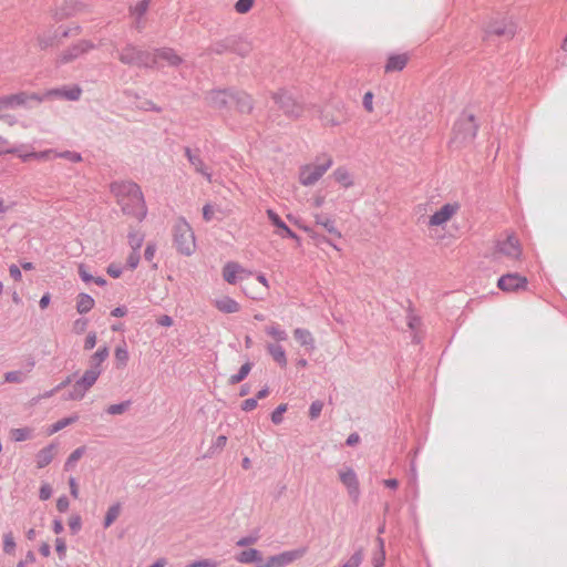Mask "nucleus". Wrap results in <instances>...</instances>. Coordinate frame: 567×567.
Listing matches in <instances>:
<instances>
[{
  "label": "nucleus",
  "instance_id": "1",
  "mask_svg": "<svg viewBox=\"0 0 567 567\" xmlns=\"http://www.w3.org/2000/svg\"><path fill=\"white\" fill-rule=\"evenodd\" d=\"M272 100L288 117L298 118L305 112L306 106L302 99L290 90H278L272 94Z\"/></svg>",
  "mask_w": 567,
  "mask_h": 567
},
{
  "label": "nucleus",
  "instance_id": "2",
  "mask_svg": "<svg viewBox=\"0 0 567 567\" xmlns=\"http://www.w3.org/2000/svg\"><path fill=\"white\" fill-rule=\"evenodd\" d=\"M173 240L176 249L185 256L195 251V235L185 218H178L173 227Z\"/></svg>",
  "mask_w": 567,
  "mask_h": 567
},
{
  "label": "nucleus",
  "instance_id": "3",
  "mask_svg": "<svg viewBox=\"0 0 567 567\" xmlns=\"http://www.w3.org/2000/svg\"><path fill=\"white\" fill-rule=\"evenodd\" d=\"M478 131V124L473 114L463 112L456 120L452 138L454 144H467L475 140Z\"/></svg>",
  "mask_w": 567,
  "mask_h": 567
},
{
  "label": "nucleus",
  "instance_id": "4",
  "mask_svg": "<svg viewBox=\"0 0 567 567\" xmlns=\"http://www.w3.org/2000/svg\"><path fill=\"white\" fill-rule=\"evenodd\" d=\"M333 165L331 156H323L322 161L318 164H306L299 169V182L302 186L315 185L326 172Z\"/></svg>",
  "mask_w": 567,
  "mask_h": 567
},
{
  "label": "nucleus",
  "instance_id": "5",
  "mask_svg": "<svg viewBox=\"0 0 567 567\" xmlns=\"http://www.w3.org/2000/svg\"><path fill=\"white\" fill-rule=\"evenodd\" d=\"M102 371L103 370H95V368H89L87 370H85L83 375L74 382L71 390L64 395V400H82L87 393V391L95 384Z\"/></svg>",
  "mask_w": 567,
  "mask_h": 567
},
{
  "label": "nucleus",
  "instance_id": "6",
  "mask_svg": "<svg viewBox=\"0 0 567 567\" xmlns=\"http://www.w3.org/2000/svg\"><path fill=\"white\" fill-rule=\"evenodd\" d=\"M111 192L117 198L118 205L123 204L127 197H132L135 203L142 205V189L132 181H121L111 184Z\"/></svg>",
  "mask_w": 567,
  "mask_h": 567
},
{
  "label": "nucleus",
  "instance_id": "7",
  "mask_svg": "<svg viewBox=\"0 0 567 567\" xmlns=\"http://www.w3.org/2000/svg\"><path fill=\"white\" fill-rule=\"evenodd\" d=\"M31 102L41 103L40 93L18 92L16 94L0 96V110L16 109L19 106L30 107Z\"/></svg>",
  "mask_w": 567,
  "mask_h": 567
},
{
  "label": "nucleus",
  "instance_id": "8",
  "mask_svg": "<svg viewBox=\"0 0 567 567\" xmlns=\"http://www.w3.org/2000/svg\"><path fill=\"white\" fill-rule=\"evenodd\" d=\"M82 90L79 85L62 86L44 91L40 93L41 103L45 100L60 99L66 101H78L81 96Z\"/></svg>",
  "mask_w": 567,
  "mask_h": 567
},
{
  "label": "nucleus",
  "instance_id": "9",
  "mask_svg": "<svg viewBox=\"0 0 567 567\" xmlns=\"http://www.w3.org/2000/svg\"><path fill=\"white\" fill-rule=\"evenodd\" d=\"M528 280L525 276L518 272H508L501 276L497 280V287L505 292H514L518 290H525L527 288Z\"/></svg>",
  "mask_w": 567,
  "mask_h": 567
},
{
  "label": "nucleus",
  "instance_id": "10",
  "mask_svg": "<svg viewBox=\"0 0 567 567\" xmlns=\"http://www.w3.org/2000/svg\"><path fill=\"white\" fill-rule=\"evenodd\" d=\"M517 31V25L512 19H502V20H495L492 21L486 27V34L487 35H497L503 37L505 39H512Z\"/></svg>",
  "mask_w": 567,
  "mask_h": 567
},
{
  "label": "nucleus",
  "instance_id": "11",
  "mask_svg": "<svg viewBox=\"0 0 567 567\" xmlns=\"http://www.w3.org/2000/svg\"><path fill=\"white\" fill-rule=\"evenodd\" d=\"M306 551V547L282 551L278 555L270 556L267 559V565H269V567H286L292 561L301 558Z\"/></svg>",
  "mask_w": 567,
  "mask_h": 567
},
{
  "label": "nucleus",
  "instance_id": "12",
  "mask_svg": "<svg viewBox=\"0 0 567 567\" xmlns=\"http://www.w3.org/2000/svg\"><path fill=\"white\" fill-rule=\"evenodd\" d=\"M233 90L230 89H216L207 93L206 101L209 106L225 110L231 104Z\"/></svg>",
  "mask_w": 567,
  "mask_h": 567
},
{
  "label": "nucleus",
  "instance_id": "13",
  "mask_svg": "<svg viewBox=\"0 0 567 567\" xmlns=\"http://www.w3.org/2000/svg\"><path fill=\"white\" fill-rule=\"evenodd\" d=\"M497 251L511 259L517 260L522 256L519 240L514 235H508L505 239L496 244Z\"/></svg>",
  "mask_w": 567,
  "mask_h": 567
},
{
  "label": "nucleus",
  "instance_id": "14",
  "mask_svg": "<svg viewBox=\"0 0 567 567\" xmlns=\"http://www.w3.org/2000/svg\"><path fill=\"white\" fill-rule=\"evenodd\" d=\"M184 154L187 157L189 164L194 167L195 172L200 174L207 182H212V171L204 163L199 155V150L193 151L190 147H184Z\"/></svg>",
  "mask_w": 567,
  "mask_h": 567
},
{
  "label": "nucleus",
  "instance_id": "15",
  "mask_svg": "<svg viewBox=\"0 0 567 567\" xmlns=\"http://www.w3.org/2000/svg\"><path fill=\"white\" fill-rule=\"evenodd\" d=\"M94 49V44L89 40H81L78 43L73 44L69 49H66L61 55H60V62L61 63H68L71 62L84 53L89 52L90 50Z\"/></svg>",
  "mask_w": 567,
  "mask_h": 567
},
{
  "label": "nucleus",
  "instance_id": "16",
  "mask_svg": "<svg viewBox=\"0 0 567 567\" xmlns=\"http://www.w3.org/2000/svg\"><path fill=\"white\" fill-rule=\"evenodd\" d=\"M457 203H447L436 210L429 219V226H441L452 218L458 210Z\"/></svg>",
  "mask_w": 567,
  "mask_h": 567
},
{
  "label": "nucleus",
  "instance_id": "17",
  "mask_svg": "<svg viewBox=\"0 0 567 567\" xmlns=\"http://www.w3.org/2000/svg\"><path fill=\"white\" fill-rule=\"evenodd\" d=\"M122 208V212L125 215H130L135 217L138 221H143L147 216V207L144 199V195L142 194V205H138L133 200L132 197H127V199L120 205Z\"/></svg>",
  "mask_w": 567,
  "mask_h": 567
},
{
  "label": "nucleus",
  "instance_id": "18",
  "mask_svg": "<svg viewBox=\"0 0 567 567\" xmlns=\"http://www.w3.org/2000/svg\"><path fill=\"white\" fill-rule=\"evenodd\" d=\"M340 481L347 487L349 495L358 499L360 495L359 481L355 472L351 467H346L339 473Z\"/></svg>",
  "mask_w": 567,
  "mask_h": 567
},
{
  "label": "nucleus",
  "instance_id": "19",
  "mask_svg": "<svg viewBox=\"0 0 567 567\" xmlns=\"http://www.w3.org/2000/svg\"><path fill=\"white\" fill-rule=\"evenodd\" d=\"M235 559L240 564H254L256 567H269L260 550L256 548H249L240 551L236 555Z\"/></svg>",
  "mask_w": 567,
  "mask_h": 567
},
{
  "label": "nucleus",
  "instance_id": "20",
  "mask_svg": "<svg viewBox=\"0 0 567 567\" xmlns=\"http://www.w3.org/2000/svg\"><path fill=\"white\" fill-rule=\"evenodd\" d=\"M266 213L271 224L281 230L278 233L279 236L282 238L299 240L298 235L279 217V215L274 209L269 208Z\"/></svg>",
  "mask_w": 567,
  "mask_h": 567
},
{
  "label": "nucleus",
  "instance_id": "21",
  "mask_svg": "<svg viewBox=\"0 0 567 567\" xmlns=\"http://www.w3.org/2000/svg\"><path fill=\"white\" fill-rule=\"evenodd\" d=\"M231 103L235 104L240 113H250L254 107L250 95L235 90H233Z\"/></svg>",
  "mask_w": 567,
  "mask_h": 567
},
{
  "label": "nucleus",
  "instance_id": "22",
  "mask_svg": "<svg viewBox=\"0 0 567 567\" xmlns=\"http://www.w3.org/2000/svg\"><path fill=\"white\" fill-rule=\"evenodd\" d=\"M266 349L269 355L278 365H280L281 368L287 367L288 360L286 350L280 343H268Z\"/></svg>",
  "mask_w": 567,
  "mask_h": 567
},
{
  "label": "nucleus",
  "instance_id": "23",
  "mask_svg": "<svg viewBox=\"0 0 567 567\" xmlns=\"http://www.w3.org/2000/svg\"><path fill=\"white\" fill-rule=\"evenodd\" d=\"M293 337L300 343V346L306 347L310 351L315 350V339L308 329L296 328L293 330Z\"/></svg>",
  "mask_w": 567,
  "mask_h": 567
},
{
  "label": "nucleus",
  "instance_id": "24",
  "mask_svg": "<svg viewBox=\"0 0 567 567\" xmlns=\"http://www.w3.org/2000/svg\"><path fill=\"white\" fill-rule=\"evenodd\" d=\"M54 450H55V445L49 444L45 447L41 449L37 453L35 462H37L38 468H43L52 462L53 456H54Z\"/></svg>",
  "mask_w": 567,
  "mask_h": 567
},
{
  "label": "nucleus",
  "instance_id": "25",
  "mask_svg": "<svg viewBox=\"0 0 567 567\" xmlns=\"http://www.w3.org/2000/svg\"><path fill=\"white\" fill-rule=\"evenodd\" d=\"M156 58L165 60L171 66H178L183 59L172 48H159L155 50Z\"/></svg>",
  "mask_w": 567,
  "mask_h": 567
},
{
  "label": "nucleus",
  "instance_id": "26",
  "mask_svg": "<svg viewBox=\"0 0 567 567\" xmlns=\"http://www.w3.org/2000/svg\"><path fill=\"white\" fill-rule=\"evenodd\" d=\"M156 52L152 53L147 50L138 49L136 62L134 65L138 68L152 69L156 65Z\"/></svg>",
  "mask_w": 567,
  "mask_h": 567
},
{
  "label": "nucleus",
  "instance_id": "27",
  "mask_svg": "<svg viewBox=\"0 0 567 567\" xmlns=\"http://www.w3.org/2000/svg\"><path fill=\"white\" fill-rule=\"evenodd\" d=\"M239 272H245V269L237 262L229 261L223 268V278L228 284L234 285L237 281V275Z\"/></svg>",
  "mask_w": 567,
  "mask_h": 567
},
{
  "label": "nucleus",
  "instance_id": "28",
  "mask_svg": "<svg viewBox=\"0 0 567 567\" xmlns=\"http://www.w3.org/2000/svg\"><path fill=\"white\" fill-rule=\"evenodd\" d=\"M215 307L223 313H235L240 309L239 303L235 299L227 296L217 299L215 301Z\"/></svg>",
  "mask_w": 567,
  "mask_h": 567
},
{
  "label": "nucleus",
  "instance_id": "29",
  "mask_svg": "<svg viewBox=\"0 0 567 567\" xmlns=\"http://www.w3.org/2000/svg\"><path fill=\"white\" fill-rule=\"evenodd\" d=\"M406 63V54L390 55L385 64V72L402 71L405 68Z\"/></svg>",
  "mask_w": 567,
  "mask_h": 567
},
{
  "label": "nucleus",
  "instance_id": "30",
  "mask_svg": "<svg viewBox=\"0 0 567 567\" xmlns=\"http://www.w3.org/2000/svg\"><path fill=\"white\" fill-rule=\"evenodd\" d=\"M138 53V48L132 43L126 44L118 54V59L123 64L134 65L136 62V56Z\"/></svg>",
  "mask_w": 567,
  "mask_h": 567
},
{
  "label": "nucleus",
  "instance_id": "31",
  "mask_svg": "<svg viewBox=\"0 0 567 567\" xmlns=\"http://www.w3.org/2000/svg\"><path fill=\"white\" fill-rule=\"evenodd\" d=\"M317 225L322 226L329 234L336 236L337 238H341V233L336 227L334 220L327 215H316Z\"/></svg>",
  "mask_w": 567,
  "mask_h": 567
},
{
  "label": "nucleus",
  "instance_id": "32",
  "mask_svg": "<svg viewBox=\"0 0 567 567\" xmlns=\"http://www.w3.org/2000/svg\"><path fill=\"white\" fill-rule=\"evenodd\" d=\"M95 305L94 299L84 292L79 293L76 301V310L81 315H85L90 312Z\"/></svg>",
  "mask_w": 567,
  "mask_h": 567
},
{
  "label": "nucleus",
  "instance_id": "33",
  "mask_svg": "<svg viewBox=\"0 0 567 567\" xmlns=\"http://www.w3.org/2000/svg\"><path fill=\"white\" fill-rule=\"evenodd\" d=\"M27 146L21 144L19 146H12V147H7V148H0V155H3V154H17L18 157L23 162V163H27L31 159H33V152H24L23 150Z\"/></svg>",
  "mask_w": 567,
  "mask_h": 567
},
{
  "label": "nucleus",
  "instance_id": "34",
  "mask_svg": "<svg viewBox=\"0 0 567 567\" xmlns=\"http://www.w3.org/2000/svg\"><path fill=\"white\" fill-rule=\"evenodd\" d=\"M110 352L106 346H103L96 350L90 358V368L95 370H102V363L107 359Z\"/></svg>",
  "mask_w": 567,
  "mask_h": 567
},
{
  "label": "nucleus",
  "instance_id": "35",
  "mask_svg": "<svg viewBox=\"0 0 567 567\" xmlns=\"http://www.w3.org/2000/svg\"><path fill=\"white\" fill-rule=\"evenodd\" d=\"M333 177L334 181L342 185L344 188H349L353 185V179L346 167H338L333 172Z\"/></svg>",
  "mask_w": 567,
  "mask_h": 567
},
{
  "label": "nucleus",
  "instance_id": "36",
  "mask_svg": "<svg viewBox=\"0 0 567 567\" xmlns=\"http://www.w3.org/2000/svg\"><path fill=\"white\" fill-rule=\"evenodd\" d=\"M78 421H79V415L76 413H74L70 416L63 417L50 426L49 434H54Z\"/></svg>",
  "mask_w": 567,
  "mask_h": 567
},
{
  "label": "nucleus",
  "instance_id": "37",
  "mask_svg": "<svg viewBox=\"0 0 567 567\" xmlns=\"http://www.w3.org/2000/svg\"><path fill=\"white\" fill-rule=\"evenodd\" d=\"M145 239V235L142 231L131 230L127 234L128 246L132 250L140 251Z\"/></svg>",
  "mask_w": 567,
  "mask_h": 567
},
{
  "label": "nucleus",
  "instance_id": "38",
  "mask_svg": "<svg viewBox=\"0 0 567 567\" xmlns=\"http://www.w3.org/2000/svg\"><path fill=\"white\" fill-rule=\"evenodd\" d=\"M251 367H252V363L249 361L244 363L236 374L230 375L229 384L234 385V384L240 383L243 380H245L247 378V375L249 374Z\"/></svg>",
  "mask_w": 567,
  "mask_h": 567
},
{
  "label": "nucleus",
  "instance_id": "39",
  "mask_svg": "<svg viewBox=\"0 0 567 567\" xmlns=\"http://www.w3.org/2000/svg\"><path fill=\"white\" fill-rule=\"evenodd\" d=\"M121 512V504L115 503L111 505L105 514L103 525L105 528L110 527L114 520L118 517Z\"/></svg>",
  "mask_w": 567,
  "mask_h": 567
},
{
  "label": "nucleus",
  "instance_id": "40",
  "mask_svg": "<svg viewBox=\"0 0 567 567\" xmlns=\"http://www.w3.org/2000/svg\"><path fill=\"white\" fill-rule=\"evenodd\" d=\"M55 158H63L71 163H80L83 159L81 153H79V152L58 151V150H55Z\"/></svg>",
  "mask_w": 567,
  "mask_h": 567
},
{
  "label": "nucleus",
  "instance_id": "41",
  "mask_svg": "<svg viewBox=\"0 0 567 567\" xmlns=\"http://www.w3.org/2000/svg\"><path fill=\"white\" fill-rule=\"evenodd\" d=\"M266 333L276 339L278 342L286 341L288 339L287 332L284 329H281L278 324L267 327Z\"/></svg>",
  "mask_w": 567,
  "mask_h": 567
},
{
  "label": "nucleus",
  "instance_id": "42",
  "mask_svg": "<svg viewBox=\"0 0 567 567\" xmlns=\"http://www.w3.org/2000/svg\"><path fill=\"white\" fill-rule=\"evenodd\" d=\"M85 446H80L75 449L66 458L64 467L65 470H70L75 463L84 455Z\"/></svg>",
  "mask_w": 567,
  "mask_h": 567
},
{
  "label": "nucleus",
  "instance_id": "43",
  "mask_svg": "<svg viewBox=\"0 0 567 567\" xmlns=\"http://www.w3.org/2000/svg\"><path fill=\"white\" fill-rule=\"evenodd\" d=\"M363 561V549L358 548L341 567H360Z\"/></svg>",
  "mask_w": 567,
  "mask_h": 567
},
{
  "label": "nucleus",
  "instance_id": "44",
  "mask_svg": "<svg viewBox=\"0 0 567 567\" xmlns=\"http://www.w3.org/2000/svg\"><path fill=\"white\" fill-rule=\"evenodd\" d=\"M27 379V375L23 371L14 370L8 371L4 373V381L10 383H22Z\"/></svg>",
  "mask_w": 567,
  "mask_h": 567
},
{
  "label": "nucleus",
  "instance_id": "45",
  "mask_svg": "<svg viewBox=\"0 0 567 567\" xmlns=\"http://www.w3.org/2000/svg\"><path fill=\"white\" fill-rule=\"evenodd\" d=\"M131 405V401H123L121 403H116V404H111L107 409H106V412L111 415H120V414H123Z\"/></svg>",
  "mask_w": 567,
  "mask_h": 567
},
{
  "label": "nucleus",
  "instance_id": "46",
  "mask_svg": "<svg viewBox=\"0 0 567 567\" xmlns=\"http://www.w3.org/2000/svg\"><path fill=\"white\" fill-rule=\"evenodd\" d=\"M148 4L150 0H141L136 3L135 7L131 9L132 14L135 16L137 20H140L147 11Z\"/></svg>",
  "mask_w": 567,
  "mask_h": 567
},
{
  "label": "nucleus",
  "instance_id": "47",
  "mask_svg": "<svg viewBox=\"0 0 567 567\" xmlns=\"http://www.w3.org/2000/svg\"><path fill=\"white\" fill-rule=\"evenodd\" d=\"M54 158H55V150H53V148L33 152V159H35V161H51Z\"/></svg>",
  "mask_w": 567,
  "mask_h": 567
},
{
  "label": "nucleus",
  "instance_id": "48",
  "mask_svg": "<svg viewBox=\"0 0 567 567\" xmlns=\"http://www.w3.org/2000/svg\"><path fill=\"white\" fill-rule=\"evenodd\" d=\"M114 355L118 364L126 365L128 361V351L125 346L116 347Z\"/></svg>",
  "mask_w": 567,
  "mask_h": 567
},
{
  "label": "nucleus",
  "instance_id": "49",
  "mask_svg": "<svg viewBox=\"0 0 567 567\" xmlns=\"http://www.w3.org/2000/svg\"><path fill=\"white\" fill-rule=\"evenodd\" d=\"M16 549V542L11 532L3 535V550L7 554H12Z\"/></svg>",
  "mask_w": 567,
  "mask_h": 567
},
{
  "label": "nucleus",
  "instance_id": "50",
  "mask_svg": "<svg viewBox=\"0 0 567 567\" xmlns=\"http://www.w3.org/2000/svg\"><path fill=\"white\" fill-rule=\"evenodd\" d=\"M31 431L28 427L12 430V437L16 442H22L30 437Z\"/></svg>",
  "mask_w": 567,
  "mask_h": 567
},
{
  "label": "nucleus",
  "instance_id": "51",
  "mask_svg": "<svg viewBox=\"0 0 567 567\" xmlns=\"http://www.w3.org/2000/svg\"><path fill=\"white\" fill-rule=\"evenodd\" d=\"M323 408V403L320 400H316L310 404L309 416L311 420H316L320 416Z\"/></svg>",
  "mask_w": 567,
  "mask_h": 567
},
{
  "label": "nucleus",
  "instance_id": "52",
  "mask_svg": "<svg viewBox=\"0 0 567 567\" xmlns=\"http://www.w3.org/2000/svg\"><path fill=\"white\" fill-rule=\"evenodd\" d=\"M141 260V252L132 250L126 259V265L131 270H134L137 268Z\"/></svg>",
  "mask_w": 567,
  "mask_h": 567
},
{
  "label": "nucleus",
  "instance_id": "53",
  "mask_svg": "<svg viewBox=\"0 0 567 567\" xmlns=\"http://www.w3.org/2000/svg\"><path fill=\"white\" fill-rule=\"evenodd\" d=\"M287 411L286 404H280L271 413V422L274 424H280L282 422V414Z\"/></svg>",
  "mask_w": 567,
  "mask_h": 567
},
{
  "label": "nucleus",
  "instance_id": "54",
  "mask_svg": "<svg viewBox=\"0 0 567 567\" xmlns=\"http://www.w3.org/2000/svg\"><path fill=\"white\" fill-rule=\"evenodd\" d=\"M254 0H238L235 4V9L239 13L248 12L252 7Z\"/></svg>",
  "mask_w": 567,
  "mask_h": 567
},
{
  "label": "nucleus",
  "instance_id": "55",
  "mask_svg": "<svg viewBox=\"0 0 567 567\" xmlns=\"http://www.w3.org/2000/svg\"><path fill=\"white\" fill-rule=\"evenodd\" d=\"M55 38H56L55 33L53 35H49V37H45V35L39 37L38 38L39 47L42 50H45L49 47H52L54 44V42H55Z\"/></svg>",
  "mask_w": 567,
  "mask_h": 567
},
{
  "label": "nucleus",
  "instance_id": "56",
  "mask_svg": "<svg viewBox=\"0 0 567 567\" xmlns=\"http://www.w3.org/2000/svg\"><path fill=\"white\" fill-rule=\"evenodd\" d=\"M87 319L86 318H79L73 323V330L76 334H81L85 331L87 327Z\"/></svg>",
  "mask_w": 567,
  "mask_h": 567
},
{
  "label": "nucleus",
  "instance_id": "57",
  "mask_svg": "<svg viewBox=\"0 0 567 567\" xmlns=\"http://www.w3.org/2000/svg\"><path fill=\"white\" fill-rule=\"evenodd\" d=\"M69 526H70L72 534L79 533L82 527L81 517L79 515L72 516L69 520Z\"/></svg>",
  "mask_w": 567,
  "mask_h": 567
},
{
  "label": "nucleus",
  "instance_id": "58",
  "mask_svg": "<svg viewBox=\"0 0 567 567\" xmlns=\"http://www.w3.org/2000/svg\"><path fill=\"white\" fill-rule=\"evenodd\" d=\"M96 339L97 337L94 331L89 332L84 340V349L92 350L96 346Z\"/></svg>",
  "mask_w": 567,
  "mask_h": 567
},
{
  "label": "nucleus",
  "instance_id": "59",
  "mask_svg": "<svg viewBox=\"0 0 567 567\" xmlns=\"http://www.w3.org/2000/svg\"><path fill=\"white\" fill-rule=\"evenodd\" d=\"M55 550L60 557V559H63L66 554V544L63 538H56L55 539Z\"/></svg>",
  "mask_w": 567,
  "mask_h": 567
},
{
  "label": "nucleus",
  "instance_id": "60",
  "mask_svg": "<svg viewBox=\"0 0 567 567\" xmlns=\"http://www.w3.org/2000/svg\"><path fill=\"white\" fill-rule=\"evenodd\" d=\"M106 272L112 278H118L122 275L123 269L120 265L110 264L106 268Z\"/></svg>",
  "mask_w": 567,
  "mask_h": 567
},
{
  "label": "nucleus",
  "instance_id": "61",
  "mask_svg": "<svg viewBox=\"0 0 567 567\" xmlns=\"http://www.w3.org/2000/svg\"><path fill=\"white\" fill-rule=\"evenodd\" d=\"M194 566L195 567H218L219 563L215 559L206 558V559L194 560Z\"/></svg>",
  "mask_w": 567,
  "mask_h": 567
},
{
  "label": "nucleus",
  "instance_id": "62",
  "mask_svg": "<svg viewBox=\"0 0 567 567\" xmlns=\"http://www.w3.org/2000/svg\"><path fill=\"white\" fill-rule=\"evenodd\" d=\"M384 561H385V551L384 550H379L372 557V565L374 567H382L384 565Z\"/></svg>",
  "mask_w": 567,
  "mask_h": 567
},
{
  "label": "nucleus",
  "instance_id": "63",
  "mask_svg": "<svg viewBox=\"0 0 567 567\" xmlns=\"http://www.w3.org/2000/svg\"><path fill=\"white\" fill-rule=\"evenodd\" d=\"M156 252V245L154 243H148L144 250V258L147 261H152Z\"/></svg>",
  "mask_w": 567,
  "mask_h": 567
},
{
  "label": "nucleus",
  "instance_id": "64",
  "mask_svg": "<svg viewBox=\"0 0 567 567\" xmlns=\"http://www.w3.org/2000/svg\"><path fill=\"white\" fill-rule=\"evenodd\" d=\"M52 496V488L49 484H43L39 491V497L41 501H48Z\"/></svg>",
  "mask_w": 567,
  "mask_h": 567
}]
</instances>
